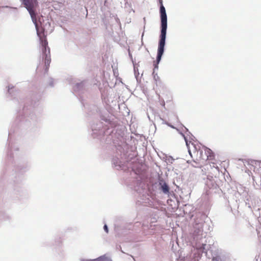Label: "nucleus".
Here are the masks:
<instances>
[{
  "label": "nucleus",
  "mask_w": 261,
  "mask_h": 261,
  "mask_svg": "<svg viewBox=\"0 0 261 261\" xmlns=\"http://www.w3.org/2000/svg\"><path fill=\"white\" fill-rule=\"evenodd\" d=\"M213 164V167L216 168L218 171H219V168L218 166H215V164L214 163H212Z\"/></svg>",
  "instance_id": "8"
},
{
  "label": "nucleus",
  "mask_w": 261,
  "mask_h": 261,
  "mask_svg": "<svg viewBox=\"0 0 261 261\" xmlns=\"http://www.w3.org/2000/svg\"><path fill=\"white\" fill-rule=\"evenodd\" d=\"M194 148L193 153H192L190 149H189V154L193 158V161L195 162L200 163L205 160V156L203 153V150L200 149H198L195 146H194Z\"/></svg>",
  "instance_id": "4"
},
{
  "label": "nucleus",
  "mask_w": 261,
  "mask_h": 261,
  "mask_svg": "<svg viewBox=\"0 0 261 261\" xmlns=\"http://www.w3.org/2000/svg\"><path fill=\"white\" fill-rule=\"evenodd\" d=\"M103 228H104L105 230L106 231V232L108 233V228L107 225H105Z\"/></svg>",
  "instance_id": "9"
},
{
  "label": "nucleus",
  "mask_w": 261,
  "mask_h": 261,
  "mask_svg": "<svg viewBox=\"0 0 261 261\" xmlns=\"http://www.w3.org/2000/svg\"><path fill=\"white\" fill-rule=\"evenodd\" d=\"M161 189H162V191L164 193H167L169 192V187L167 185V184L166 183H164L162 186H161Z\"/></svg>",
  "instance_id": "6"
},
{
  "label": "nucleus",
  "mask_w": 261,
  "mask_h": 261,
  "mask_svg": "<svg viewBox=\"0 0 261 261\" xmlns=\"http://www.w3.org/2000/svg\"><path fill=\"white\" fill-rule=\"evenodd\" d=\"M82 261H94V259H85Z\"/></svg>",
  "instance_id": "10"
},
{
  "label": "nucleus",
  "mask_w": 261,
  "mask_h": 261,
  "mask_svg": "<svg viewBox=\"0 0 261 261\" xmlns=\"http://www.w3.org/2000/svg\"><path fill=\"white\" fill-rule=\"evenodd\" d=\"M23 3L29 12L33 20H35L36 13L35 12V8L37 6V0H23Z\"/></svg>",
  "instance_id": "3"
},
{
  "label": "nucleus",
  "mask_w": 261,
  "mask_h": 261,
  "mask_svg": "<svg viewBox=\"0 0 261 261\" xmlns=\"http://www.w3.org/2000/svg\"><path fill=\"white\" fill-rule=\"evenodd\" d=\"M36 27L37 31V35L39 37L41 41L42 51L43 54L42 58L44 60L46 68L48 69L51 61L50 48L47 46L48 42L47 40L45 38H43V37L44 36L43 32L39 31L37 24H36Z\"/></svg>",
  "instance_id": "2"
},
{
  "label": "nucleus",
  "mask_w": 261,
  "mask_h": 261,
  "mask_svg": "<svg viewBox=\"0 0 261 261\" xmlns=\"http://www.w3.org/2000/svg\"><path fill=\"white\" fill-rule=\"evenodd\" d=\"M204 151V155L205 156V160H212L214 159V153L212 151L211 149L210 148H208L207 147H204L203 148Z\"/></svg>",
  "instance_id": "5"
},
{
  "label": "nucleus",
  "mask_w": 261,
  "mask_h": 261,
  "mask_svg": "<svg viewBox=\"0 0 261 261\" xmlns=\"http://www.w3.org/2000/svg\"><path fill=\"white\" fill-rule=\"evenodd\" d=\"M160 14L161 19V32L160 35V40L159 41L157 61L159 62L161 59L164 50V46L165 44V40L166 36V30L167 28V18L166 13V10L163 5L160 6Z\"/></svg>",
  "instance_id": "1"
},
{
  "label": "nucleus",
  "mask_w": 261,
  "mask_h": 261,
  "mask_svg": "<svg viewBox=\"0 0 261 261\" xmlns=\"http://www.w3.org/2000/svg\"><path fill=\"white\" fill-rule=\"evenodd\" d=\"M159 2H160V6H162V5H163V1H162V0H159Z\"/></svg>",
  "instance_id": "11"
},
{
  "label": "nucleus",
  "mask_w": 261,
  "mask_h": 261,
  "mask_svg": "<svg viewBox=\"0 0 261 261\" xmlns=\"http://www.w3.org/2000/svg\"><path fill=\"white\" fill-rule=\"evenodd\" d=\"M94 261H110V259L107 257L102 256L96 259H94Z\"/></svg>",
  "instance_id": "7"
}]
</instances>
